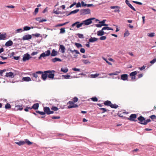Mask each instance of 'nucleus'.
<instances>
[{
	"label": "nucleus",
	"mask_w": 156,
	"mask_h": 156,
	"mask_svg": "<svg viewBox=\"0 0 156 156\" xmlns=\"http://www.w3.org/2000/svg\"><path fill=\"white\" fill-rule=\"evenodd\" d=\"M51 54V51L50 50H48L45 51V52H43L41 54L40 56L38 57V59H40L42 57L44 58L46 56H49Z\"/></svg>",
	"instance_id": "1"
},
{
	"label": "nucleus",
	"mask_w": 156,
	"mask_h": 156,
	"mask_svg": "<svg viewBox=\"0 0 156 156\" xmlns=\"http://www.w3.org/2000/svg\"><path fill=\"white\" fill-rule=\"evenodd\" d=\"M45 72H47L48 74V77L50 79H53L55 76V74L54 73L55 72L54 70H47L45 71Z\"/></svg>",
	"instance_id": "2"
},
{
	"label": "nucleus",
	"mask_w": 156,
	"mask_h": 156,
	"mask_svg": "<svg viewBox=\"0 0 156 156\" xmlns=\"http://www.w3.org/2000/svg\"><path fill=\"white\" fill-rule=\"evenodd\" d=\"M32 80L34 81L39 82L40 81L39 77L38 76L37 74L36 73H32Z\"/></svg>",
	"instance_id": "3"
},
{
	"label": "nucleus",
	"mask_w": 156,
	"mask_h": 156,
	"mask_svg": "<svg viewBox=\"0 0 156 156\" xmlns=\"http://www.w3.org/2000/svg\"><path fill=\"white\" fill-rule=\"evenodd\" d=\"M137 119L140 121L138 123L140 124L145 125V119L142 116H140Z\"/></svg>",
	"instance_id": "4"
},
{
	"label": "nucleus",
	"mask_w": 156,
	"mask_h": 156,
	"mask_svg": "<svg viewBox=\"0 0 156 156\" xmlns=\"http://www.w3.org/2000/svg\"><path fill=\"white\" fill-rule=\"evenodd\" d=\"M32 57L30 56L29 54L27 53L24 55L23 58V62H25L27 60H29Z\"/></svg>",
	"instance_id": "5"
},
{
	"label": "nucleus",
	"mask_w": 156,
	"mask_h": 156,
	"mask_svg": "<svg viewBox=\"0 0 156 156\" xmlns=\"http://www.w3.org/2000/svg\"><path fill=\"white\" fill-rule=\"evenodd\" d=\"M85 24L86 25H88V19L86 20H85L83 21L82 22L80 23H78L77 24L76 27L77 28H79L83 24Z\"/></svg>",
	"instance_id": "6"
},
{
	"label": "nucleus",
	"mask_w": 156,
	"mask_h": 156,
	"mask_svg": "<svg viewBox=\"0 0 156 156\" xmlns=\"http://www.w3.org/2000/svg\"><path fill=\"white\" fill-rule=\"evenodd\" d=\"M136 115L135 114H132L129 116V118L128 119L131 121H133L134 122L137 121V120H135L134 119L136 118Z\"/></svg>",
	"instance_id": "7"
},
{
	"label": "nucleus",
	"mask_w": 156,
	"mask_h": 156,
	"mask_svg": "<svg viewBox=\"0 0 156 156\" xmlns=\"http://www.w3.org/2000/svg\"><path fill=\"white\" fill-rule=\"evenodd\" d=\"M110 8L112 9H115V10L114 11L115 12H120L119 9L120 7L119 6H111Z\"/></svg>",
	"instance_id": "8"
},
{
	"label": "nucleus",
	"mask_w": 156,
	"mask_h": 156,
	"mask_svg": "<svg viewBox=\"0 0 156 156\" xmlns=\"http://www.w3.org/2000/svg\"><path fill=\"white\" fill-rule=\"evenodd\" d=\"M32 35L30 34L26 35L22 37V39L23 40H29L30 39L32 38Z\"/></svg>",
	"instance_id": "9"
},
{
	"label": "nucleus",
	"mask_w": 156,
	"mask_h": 156,
	"mask_svg": "<svg viewBox=\"0 0 156 156\" xmlns=\"http://www.w3.org/2000/svg\"><path fill=\"white\" fill-rule=\"evenodd\" d=\"M128 75L127 74H123L121 75V79L124 81L127 80Z\"/></svg>",
	"instance_id": "10"
},
{
	"label": "nucleus",
	"mask_w": 156,
	"mask_h": 156,
	"mask_svg": "<svg viewBox=\"0 0 156 156\" xmlns=\"http://www.w3.org/2000/svg\"><path fill=\"white\" fill-rule=\"evenodd\" d=\"M43 109L45 113V114H46L48 115H49V113L50 112V109L49 107H45Z\"/></svg>",
	"instance_id": "11"
},
{
	"label": "nucleus",
	"mask_w": 156,
	"mask_h": 156,
	"mask_svg": "<svg viewBox=\"0 0 156 156\" xmlns=\"http://www.w3.org/2000/svg\"><path fill=\"white\" fill-rule=\"evenodd\" d=\"M13 44V42L11 40H9L6 42L5 45L6 47H8L11 46Z\"/></svg>",
	"instance_id": "12"
},
{
	"label": "nucleus",
	"mask_w": 156,
	"mask_h": 156,
	"mask_svg": "<svg viewBox=\"0 0 156 156\" xmlns=\"http://www.w3.org/2000/svg\"><path fill=\"white\" fill-rule=\"evenodd\" d=\"M5 76L6 77H11V78H13L14 76L13 73L11 72H10L9 73H6Z\"/></svg>",
	"instance_id": "13"
},
{
	"label": "nucleus",
	"mask_w": 156,
	"mask_h": 156,
	"mask_svg": "<svg viewBox=\"0 0 156 156\" xmlns=\"http://www.w3.org/2000/svg\"><path fill=\"white\" fill-rule=\"evenodd\" d=\"M106 34V33L102 29L101 30L98 31L97 32V35L99 36H102Z\"/></svg>",
	"instance_id": "14"
},
{
	"label": "nucleus",
	"mask_w": 156,
	"mask_h": 156,
	"mask_svg": "<svg viewBox=\"0 0 156 156\" xmlns=\"http://www.w3.org/2000/svg\"><path fill=\"white\" fill-rule=\"evenodd\" d=\"M44 73H43L41 75V77L44 80H46L47 78L48 77V74L47 72L45 71L44 72Z\"/></svg>",
	"instance_id": "15"
},
{
	"label": "nucleus",
	"mask_w": 156,
	"mask_h": 156,
	"mask_svg": "<svg viewBox=\"0 0 156 156\" xmlns=\"http://www.w3.org/2000/svg\"><path fill=\"white\" fill-rule=\"evenodd\" d=\"M95 20V21H98L99 20L96 19L95 18H91L88 19V25L90 24L92 22V20Z\"/></svg>",
	"instance_id": "16"
},
{
	"label": "nucleus",
	"mask_w": 156,
	"mask_h": 156,
	"mask_svg": "<svg viewBox=\"0 0 156 156\" xmlns=\"http://www.w3.org/2000/svg\"><path fill=\"white\" fill-rule=\"evenodd\" d=\"M98 40V38H96L95 37H91V38H90L89 39V41L90 42H94L95 41H97Z\"/></svg>",
	"instance_id": "17"
},
{
	"label": "nucleus",
	"mask_w": 156,
	"mask_h": 156,
	"mask_svg": "<svg viewBox=\"0 0 156 156\" xmlns=\"http://www.w3.org/2000/svg\"><path fill=\"white\" fill-rule=\"evenodd\" d=\"M58 52L56 51L55 49H53L52 50L51 55V56H55L57 55Z\"/></svg>",
	"instance_id": "18"
},
{
	"label": "nucleus",
	"mask_w": 156,
	"mask_h": 156,
	"mask_svg": "<svg viewBox=\"0 0 156 156\" xmlns=\"http://www.w3.org/2000/svg\"><path fill=\"white\" fill-rule=\"evenodd\" d=\"M23 81H30L31 80V79L29 77H23L22 78Z\"/></svg>",
	"instance_id": "19"
},
{
	"label": "nucleus",
	"mask_w": 156,
	"mask_h": 156,
	"mask_svg": "<svg viewBox=\"0 0 156 156\" xmlns=\"http://www.w3.org/2000/svg\"><path fill=\"white\" fill-rule=\"evenodd\" d=\"M0 34V40H5V39L6 37V33Z\"/></svg>",
	"instance_id": "20"
},
{
	"label": "nucleus",
	"mask_w": 156,
	"mask_h": 156,
	"mask_svg": "<svg viewBox=\"0 0 156 156\" xmlns=\"http://www.w3.org/2000/svg\"><path fill=\"white\" fill-rule=\"evenodd\" d=\"M39 107V104L38 103H36L33 105L32 106V108L35 110H37L38 109Z\"/></svg>",
	"instance_id": "21"
},
{
	"label": "nucleus",
	"mask_w": 156,
	"mask_h": 156,
	"mask_svg": "<svg viewBox=\"0 0 156 156\" xmlns=\"http://www.w3.org/2000/svg\"><path fill=\"white\" fill-rule=\"evenodd\" d=\"M51 61L53 62H55L57 61H59V62H61L62 60L61 59L57 58H54L52 59L51 60Z\"/></svg>",
	"instance_id": "22"
},
{
	"label": "nucleus",
	"mask_w": 156,
	"mask_h": 156,
	"mask_svg": "<svg viewBox=\"0 0 156 156\" xmlns=\"http://www.w3.org/2000/svg\"><path fill=\"white\" fill-rule=\"evenodd\" d=\"M79 11V9H76V10H73V11L71 12H70V13L67 15V16H68L70 15H71L72 14H75L76 13H77Z\"/></svg>",
	"instance_id": "23"
},
{
	"label": "nucleus",
	"mask_w": 156,
	"mask_h": 156,
	"mask_svg": "<svg viewBox=\"0 0 156 156\" xmlns=\"http://www.w3.org/2000/svg\"><path fill=\"white\" fill-rule=\"evenodd\" d=\"M104 104L105 105L110 107L112 103L110 101H106L104 102Z\"/></svg>",
	"instance_id": "24"
},
{
	"label": "nucleus",
	"mask_w": 156,
	"mask_h": 156,
	"mask_svg": "<svg viewBox=\"0 0 156 156\" xmlns=\"http://www.w3.org/2000/svg\"><path fill=\"white\" fill-rule=\"evenodd\" d=\"M78 107V105H77L74 104L73 105H69L68 106L67 108H76Z\"/></svg>",
	"instance_id": "25"
},
{
	"label": "nucleus",
	"mask_w": 156,
	"mask_h": 156,
	"mask_svg": "<svg viewBox=\"0 0 156 156\" xmlns=\"http://www.w3.org/2000/svg\"><path fill=\"white\" fill-rule=\"evenodd\" d=\"M106 20H103L101 21H99V23L103 25V26H108V24L105 23V22Z\"/></svg>",
	"instance_id": "26"
},
{
	"label": "nucleus",
	"mask_w": 156,
	"mask_h": 156,
	"mask_svg": "<svg viewBox=\"0 0 156 156\" xmlns=\"http://www.w3.org/2000/svg\"><path fill=\"white\" fill-rule=\"evenodd\" d=\"M60 49L61 50V52L62 53H64L65 51V47L63 45H61L60 46Z\"/></svg>",
	"instance_id": "27"
},
{
	"label": "nucleus",
	"mask_w": 156,
	"mask_h": 156,
	"mask_svg": "<svg viewBox=\"0 0 156 156\" xmlns=\"http://www.w3.org/2000/svg\"><path fill=\"white\" fill-rule=\"evenodd\" d=\"M102 30H113V29L109 27H105L102 28Z\"/></svg>",
	"instance_id": "28"
},
{
	"label": "nucleus",
	"mask_w": 156,
	"mask_h": 156,
	"mask_svg": "<svg viewBox=\"0 0 156 156\" xmlns=\"http://www.w3.org/2000/svg\"><path fill=\"white\" fill-rule=\"evenodd\" d=\"M16 143L19 146H21L24 144L25 143V142L24 141H20L18 142H16Z\"/></svg>",
	"instance_id": "29"
},
{
	"label": "nucleus",
	"mask_w": 156,
	"mask_h": 156,
	"mask_svg": "<svg viewBox=\"0 0 156 156\" xmlns=\"http://www.w3.org/2000/svg\"><path fill=\"white\" fill-rule=\"evenodd\" d=\"M110 107L112 108H116L118 107V106L116 104H112V103Z\"/></svg>",
	"instance_id": "30"
},
{
	"label": "nucleus",
	"mask_w": 156,
	"mask_h": 156,
	"mask_svg": "<svg viewBox=\"0 0 156 156\" xmlns=\"http://www.w3.org/2000/svg\"><path fill=\"white\" fill-rule=\"evenodd\" d=\"M137 73V72L136 71H134L131 72L130 73L129 75L130 76H135V75H136Z\"/></svg>",
	"instance_id": "31"
},
{
	"label": "nucleus",
	"mask_w": 156,
	"mask_h": 156,
	"mask_svg": "<svg viewBox=\"0 0 156 156\" xmlns=\"http://www.w3.org/2000/svg\"><path fill=\"white\" fill-rule=\"evenodd\" d=\"M65 28H62L60 29V34H64L66 32V30H65Z\"/></svg>",
	"instance_id": "32"
},
{
	"label": "nucleus",
	"mask_w": 156,
	"mask_h": 156,
	"mask_svg": "<svg viewBox=\"0 0 156 156\" xmlns=\"http://www.w3.org/2000/svg\"><path fill=\"white\" fill-rule=\"evenodd\" d=\"M68 69L67 68H66L65 69H63V68H62L61 69V71L62 72H63L65 73H66L68 71Z\"/></svg>",
	"instance_id": "33"
},
{
	"label": "nucleus",
	"mask_w": 156,
	"mask_h": 156,
	"mask_svg": "<svg viewBox=\"0 0 156 156\" xmlns=\"http://www.w3.org/2000/svg\"><path fill=\"white\" fill-rule=\"evenodd\" d=\"M5 108L6 109H9L11 108V106L9 104L7 103L5 105Z\"/></svg>",
	"instance_id": "34"
},
{
	"label": "nucleus",
	"mask_w": 156,
	"mask_h": 156,
	"mask_svg": "<svg viewBox=\"0 0 156 156\" xmlns=\"http://www.w3.org/2000/svg\"><path fill=\"white\" fill-rule=\"evenodd\" d=\"M82 12L84 14H87L88 13V9L82 10Z\"/></svg>",
	"instance_id": "35"
},
{
	"label": "nucleus",
	"mask_w": 156,
	"mask_h": 156,
	"mask_svg": "<svg viewBox=\"0 0 156 156\" xmlns=\"http://www.w3.org/2000/svg\"><path fill=\"white\" fill-rule=\"evenodd\" d=\"M99 75V74H91L90 75L91 78H95L98 77Z\"/></svg>",
	"instance_id": "36"
},
{
	"label": "nucleus",
	"mask_w": 156,
	"mask_h": 156,
	"mask_svg": "<svg viewBox=\"0 0 156 156\" xmlns=\"http://www.w3.org/2000/svg\"><path fill=\"white\" fill-rule=\"evenodd\" d=\"M51 109L52 110H53L54 111H57L58 110V108L57 107H55V106H52L51 108Z\"/></svg>",
	"instance_id": "37"
},
{
	"label": "nucleus",
	"mask_w": 156,
	"mask_h": 156,
	"mask_svg": "<svg viewBox=\"0 0 156 156\" xmlns=\"http://www.w3.org/2000/svg\"><path fill=\"white\" fill-rule=\"evenodd\" d=\"M154 33H150L148 34L147 35L148 36L150 37H153L154 36Z\"/></svg>",
	"instance_id": "38"
},
{
	"label": "nucleus",
	"mask_w": 156,
	"mask_h": 156,
	"mask_svg": "<svg viewBox=\"0 0 156 156\" xmlns=\"http://www.w3.org/2000/svg\"><path fill=\"white\" fill-rule=\"evenodd\" d=\"M25 140V143L27 144L28 145H30L32 144V142H30L28 139H26Z\"/></svg>",
	"instance_id": "39"
},
{
	"label": "nucleus",
	"mask_w": 156,
	"mask_h": 156,
	"mask_svg": "<svg viewBox=\"0 0 156 156\" xmlns=\"http://www.w3.org/2000/svg\"><path fill=\"white\" fill-rule=\"evenodd\" d=\"M30 29V27L28 26H25L23 27V30H28Z\"/></svg>",
	"instance_id": "40"
},
{
	"label": "nucleus",
	"mask_w": 156,
	"mask_h": 156,
	"mask_svg": "<svg viewBox=\"0 0 156 156\" xmlns=\"http://www.w3.org/2000/svg\"><path fill=\"white\" fill-rule=\"evenodd\" d=\"M75 45L78 48L82 47V45L80 43H75Z\"/></svg>",
	"instance_id": "41"
},
{
	"label": "nucleus",
	"mask_w": 156,
	"mask_h": 156,
	"mask_svg": "<svg viewBox=\"0 0 156 156\" xmlns=\"http://www.w3.org/2000/svg\"><path fill=\"white\" fill-rule=\"evenodd\" d=\"M38 10H39V8H36L35 9V11L33 13V14L34 15H36L38 13Z\"/></svg>",
	"instance_id": "42"
},
{
	"label": "nucleus",
	"mask_w": 156,
	"mask_h": 156,
	"mask_svg": "<svg viewBox=\"0 0 156 156\" xmlns=\"http://www.w3.org/2000/svg\"><path fill=\"white\" fill-rule=\"evenodd\" d=\"M91 100L93 101H98V98L96 97H93L91 98Z\"/></svg>",
	"instance_id": "43"
},
{
	"label": "nucleus",
	"mask_w": 156,
	"mask_h": 156,
	"mask_svg": "<svg viewBox=\"0 0 156 156\" xmlns=\"http://www.w3.org/2000/svg\"><path fill=\"white\" fill-rule=\"evenodd\" d=\"M32 35L33 36H35L36 37H38L41 36V35L39 34L36 33L35 34H32Z\"/></svg>",
	"instance_id": "44"
},
{
	"label": "nucleus",
	"mask_w": 156,
	"mask_h": 156,
	"mask_svg": "<svg viewBox=\"0 0 156 156\" xmlns=\"http://www.w3.org/2000/svg\"><path fill=\"white\" fill-rule=\"evenodd\" d=\"M150 117L152 119H156V116L155 115H151Z\"/></svg>",
	"instance_id": "45"
},
{
	"label": "nucleus",
	"mask_w": 156,
	"mask_h": 156,
	"mask_svg": "<svg viewBox=\"0 0 156 156\" xmlns=\"http://www.w3.org/2000/svg\"><path fill=\"white\" fill-rule=\"evenodd\" d=\"M128 6L133 11H136V9L132 6V5L131 4L129 5Z\"/></svg>",
	"instance_id": "46"
},
{
	"label": "nucleus",
	"mask_w": 156,
	"mask_h": 156,
	"mask_svg": "<svg viewBox=\"0 0 156 156\" xmlns=\"http://www.w3.org/2000/svg\"><path fill=\"white\" fill-rule=\"evenodd\" d=\"M106 38V37L105 36H102L100 38V39L101 40H104Z\"/></svg>",
	"instance_id": "47"
},
{
	"label": "nucleus",
	"mask_w": 156,
	"mask_h": 156,
	"mask_svg": "<svg viewBox=\"0 0 156 156\" xmlns=\"http://www.w3.org/2000/svg\"><path fill=\"white\" fill-rule=\"evenodd\" d=\"M77 35L78 37L79 38H83V35L82 34H77Z\"/></svg>",
	"instance_id": "48"
},
{
	"label": "nucleus",
	"mask_w": 156,
	"mask_h": 156,
	"mask_svg": "<svg viewBox=\"0 0 156 156\" xmlns=\"http://www.w3.org/2000/svg\"><path fill=\"white\" fill-rule=\"evenodd\" d=\"M74 102H77L78 101V98L76 97H75L74 98H73V100Z\"/></svg>",
	"instance_id": "49"
},
{
	"label": "nucleus",
	"mask_w": 156,
	"mask_h": 156,
	"mask_svg": "<svg viewBox=\"0 0 156 156\" xmlns=\"http://www.w3.org/2000/svg\"><path fill=\"white\" fill-rule=\"evenodd\" d=\"M95 26L97 27H101L102 26H103V25L101 24H95Z\"/></svg>",
	"instance_id": "50"
},
{
	"label": "nucleus",
	"mask_w": 156,
	"mask_h": 156,
	"mask_svg": "<svg viewBox=\"0 0 156 156\" xmlns=\"http://www.w3.org/2000/svg\"><path fill=\"white\" fill-rule=\"evenodd\" d=\"M67 23H68V22H66L65 23H63L59 24H58V25H57V27L62 26H63V25L66 24Z\"/></svg>",
	"instance_id": "51"
},
{
	"label": "nucleus",
	"mask_w": 156,
	"mask_h": 156,
	"mask_svg": "<svg viewBox=\"0 0 156 156\" xmlns=\"http://www.w3.org/2000/svg\"><path fill=\"white\" fill-rule=\"evenodd\" d=\"M100 109L101 110L103 111V112L102 113H104L105 112H106L107 111V110L105 108H100Z\"/></svg>",
	"instance_id": "52"
},
{
	"label": "nucleus",
	"mask_w": 156,
	"mask_h": 156,
	"mask_svg": "<svg viewBox=\"0 0 156 156\" xmlns=\"http://www.w3.org/2000/svg\"><path fill=\"white\" fill-rule=\"evenodd\" d=\"M156 62V58L154 59L153 60L151 61L150 63L151 64H154Z\"/></svg>",
	"instance_id": "53"
},
{
	"label": "nucleus",
	"mask_w": 156,
	"mask_h": 156,
	"mask_svg": "<svg viewBox=\"0 0 156 156\" xmlns=\"http://www.w3.org/2000/svg\"><path fill=\"white\" fill-rule=\"evenodd\" d=\"M62 76H63L66 79H69L70 76L69 75H63Z\"/></svg>",
	"instance_id": "54"
},
{
	"label": "nucleus",
	"mask_w": 156,
	"mask_h": 156,
	"mask_svg": "<svg viewBox=\"0 0 156 156\" xmlns=\"http://www.w3.org/2000/svg\"><path fill=\"white\" fill-rule=\"evenodd\" d=\"M129 35V33L128 31H126L124 34V37L128 36Z\"/></svg>",
	"instance_id": "55"
},
{
	"label": "nucleus",
	"mask_w": 156,
	"mask_h": 156,
	"mask_svg": "<svg viewBox=\"0 0 156 156\" xmlns=\"http://www.w3.org/2000/svg\"><path fill=\"white\" fill-rule=\"evenodd\" d=\"M60 117L59 116H53L52 117V119H59Z\"/></svg>",
	"instance_id": "56"
},
{
	"label": "nucleus",
	"mask_w": 156,
	"mask_h": 156,
	"mask_svg": "<svg viewBox=\"0 0 156 156\" xmlns=\"http://www.w3.org/2000/svg\"><path fill=\"white\" fill-rule=\"evenodd\" d=\"M145 124L146 125L147 124V123L150 122L151 121V120L150 119H147V120H145Z\"/></svg>",
	"instance_id": "57"
},
{
	"label": "nucleus",
	"mask_w": 156,
	"mask_h": 156,
	"mask_svg": "<svg viewBox=\"0 0 156 156\" xmlns=\"http://www.w3.org/2000/svg\"><path fill=\"white\" fill-rule=\"evenodd\" d=\"M5 7L10 8H14L15 7L12 5H10L9 6H5Z\"/></svg>",
	"instance_id": "58"
},
{
	"label": "nucleus",
	"mask_w": 156,
	"mask_h": 156,
	"mask_svg": "<svg viewBox=\"0 0 156 156\" xmlns=\"http://www.w3.org/2000/svg\"><path fill=\"white\" fill-rule=\"evenodd\" d=\"M79 23H80V22L79 21L76 22L75 23H74L72 25V26L73 27L74 26H75V25H76L77 24Z\"/></svg>",
	"instance_id": "59"
},
{
	"label": "nucleus",
	"mask_w": 156,
	"mask_h": 156,
	"mask_svg": "<svg viewBox=\"0 0 156 156\" xmlns=\"http://www.w3.org/2000/svg\"><path fill=\"white\" fill-rule=\"evenodd\" d=\"M81 6V3L80 2H78L76 4V7L77 8H78Z\"/></svg>",
	"instance_id": "60"
},
{
	"label": "nucleus",
	"mask_w": 156,
	"mask_h": 156,
	"mask_svg": "<svg viewBox=\"0 0 156 156\" xmlns=\"http://www.w3.org/2000/svg\"><path fill=\"white\" fill-rule=\"evenodd\" d=\"M82 61L85 64L88 63V60H87L83 59Z\"/></svg>",
	"instance_id": "61"
},
{
	"label": "nucleus",
	"mask_w": 156,
	"mask_h": 156,
	"mask_svg": "<svg viewBox=\"0 0 156 156\" xmlns=\"http://www.w3.org/2000/svg\"><path fill=\"white\" fill-rule=\"evenodd\" d=\"M6 71V69H4L3 70H1L0 71V74L1 75L4 72Z\"/></svg>",
	"instance_id": "62"
},
{
	"label": "nucleus",
	"mask_w": 156,
	"mask_h": 156,
	"mask_svg": "<svg viewBox=\"0 0 156 156\" xmlns=\"http://www.w3.org/2000/svg\"><path fill=\"white\" fill-rule=\"evenodd\" d=\"M81 5H82L83 6H88V5H87V4H85V3L83 1H82L81 2Z\"/></svg>",
	"instance_id": "63"
},
{
	"label": "nucleus",
	"mask_w": 156,
	"mask_h": 156,
	"mask_svg": "<svg viewBox=\"0 0 156 156\" xmlns=\"http://www.w3.org/2000/svg\"><path fill=\"white\" fill-rule=\"evenodd\" d=\"M80 51L82 53H84L85 52V50L83 48H81L80 50Z\"/></svg>",
	"instance_id": "64"
}]
</instances>
